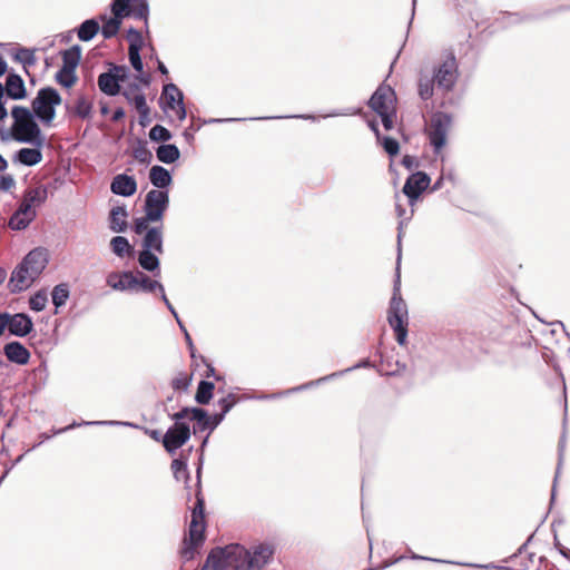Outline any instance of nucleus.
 <instances>
[{
    "instance_id": "21",
    "label": "nucleus",
    "mask_w": 570,
    "mask_h": 570,
    "mask_svg": "<svg viewBox=\"0 0 570 570\" xmlns=\"http://www.w3.org/2000/svg\"><path fill=\"white\" fill-rule=\"evenodd\" d=\"M141 249L156 252L158 254L164 253V236L163 227H149L145 233L141 240Z\"/></svg>"
},
{
    "instance_id": "22",
    "label": "nucleus",
    "mask_w": 570,
    "mask_h": 570,
    "mask_svg": "<svg viewBox=\"0 0 570 570\" xmlns=\"http://www.w3.org/2000/svg\"><path fill=\"white\" fill-rule=\"evenodd\" d=\"M6 357L18 365H26L30 360V352L18 341L9 342L3 347Z\"/></svg>"
},
{
    "instance_id": "25",
    "label": "nucleus",
    "mask_w": 570,
    "mask_h": 570,
    "mask_svg": "<svg viewBox=\"0 0 570 570\" xmlns=\"http://www.w3.org/2000/svg\"><path fill=\"white\" fill-rule=\"evenodd\" d=\"M42 160L41 147L21 148L13 155V161L23 166L32 167Z\"/></svg>"
},
{
    "instance_id": "63",
    "label": "nucleus",
    "mask_w": 570,
    "mask_h": 570,
    "mask_svg": "<svg viewBox=\"0 0 570 570\" xmlns=\"http://www.w3.org/2000/svg\"><path fill=\"white\" fill-rule=\"evenodd\" d=\"M174 111H176V115H177V118H178L179 121H183V120L186 119L187 111H186V107H185L184 100L177 101V107H176V109Z\"/></svg>"
},
{
    "instance_id": "61",
    "label": "nucleus",
    "mask_w": 570,
    "mask_h": 570,
    "mask_svg": "<svg viewBox=\"0 0 570 570\" xmlns=\"http://www.w3.org/2000/svg\"><path fill=\"white\" fill-rule=\"evenodd\" d=\"M110 69L115 71V76L117 77L119 82L124 81L129 75V68L127 66L114 65Z\"/></svg>"
},
{
    "instance_id": "32",
    "label": "nucleus",
    "mask_w": 570,
    "mask_h": 570,
    "mask_svg": "<svg viewBox=\"0 0 570 570\" xmlns=\"http://www.w3.org/2000/svg\"><path fill=\"white\" fill-rule=\"evenodd\" d=\"M61 58V68H67L69 71L76 70L81 59V47L79 45H73L69 49L62 50Z\"/></svg>"
},
{
    "instance_id": "8",
    "label": "nucleus",
    "mask_w": 570,
    "mask_h": 570,
    "mask_svg": "<svg viewBox=\"0 0 570 570\" xmlns=\"http://www.w3.org/2000/svg\"><path fill=\"white\" fill-rule=\"evenodd\" d=\"M168 206V190L151 189L146 194L144 210L147 214V219H153V223L163 220Z\"/></svg>"
},
{
    "instance_id": "48",
    "label": "nucleus",
    "mask_w": 570,
    "mask_h": 570,
    "mask_svg": "<svg viewBox=\"0 0 570 570\" xmlns=\"http://www.w3.org/2000/svg\"><path fill=\"white\" fill-rule=\"evenodd\" d=\"M91 110L92 104L86 97L80 96L76 101L73 114L81 119H86L91 115Z\"/></svg>"
},
{
    "instance_id": "14",
    "label": "nucleus",
    "mask_w": 570,
    "mask_h": 570,
    "mask_svg": "<svg viewBox=\"0 0 570 570\" xmlns=\"http://www.w3.org/2000/svg\"><path fill=\"white\" fill-rule=\"evenodd\" d=\"M46 199L47 189L45 187L28 188L23 194L18 209H20V213H26L31 216V218H35L37 214L32 207L41 205Z\"/></svg>"
},
{
    "instance_id": "64",
    "label": "nucleus",
    "mask_w": 570,
    "mask_h": 570,
    "mask_svg": "<svg viewBox=\"0 0 570 570\" xmlns=\"http://www.w3.org/2000/svg\"><path fill=\"white\" fill-rule=\"evenodd\" d=\"M554 547L558 549L559 553L564 557L567 560L570 561V549L562 546L559 540L557 539V535L554 537Z\"/></svg>"
},
{
    "instance_id": "4",
    "label": "nucleus",
    "mask_w": 570,
    "mask_h": 570,
    "mask_svg": "<svg viewBox=\"0 0 570 570\" xmlns=\"http://www.w3.org/2000/svg\"><path fill=\"white\" fill-rule=\"evenodd\" d=\"M196 502L191 509L188 538L184 540L181 556L185 560L194 558L196 550L203 544L205 537V499L202 494L200 474L202 466L197 469Z\"/></svg>"
},
{
    "instance_id": "41",
    "label": "nucleus",
    "mask_w": 570,
    "mask_h": 570,
    "mask_svg": "<svg viewBox=\"0 0 570 570\" xmlns=\"http://www.w3.org/2000/svg\"><path fill=\"white\" fill-rule=\"evenodd\" d=\"M373 366L374 365L372 364V362L368 358H364V360L360 361L358 363H356L355 365H353L351 367H347L345 370L331 373L328 375H325L323 377H320V379L315 380L314 382H317V385H320V384H322L324 382H327V381L334 380L336 377H340V376L344 375L345 373H348V372H351L353 370H356V368H368V367H373Z\"/></svg>"
},
{
    "instance_id": "1",
    "label": "nucleus",
    "mask_w": 570,
    "mask_h": 570,
    "mask_svg": "<svg viewBox=\"0 0 570 570\" xmlns=\"http://www.w3.org/2000/svg\"><path fill=\"white\" fill-rule=\"evenodd\" d=\"M274 554L269 543H257L249 549L233 543L223 548L217 547L209 552V560H224L227 570H262Z\"/></svg>"
},
{
    "instance_id": "34",
    "label": "nucleus",
    "mask_w": 570,
    "mask_h": 570,
    "mask_svg": "<svg viewBox=\"0 0 570 570\" xmlns=\"http://www.w3.org/2000/svg\"><path fill=\"white\" fill-rule=\"evenodd\" d=\"M313 386H317V382L309 381V382L301 384L298 386H295V387H292V389H287V390L282 391V392L271 393V394H259V395H256V396L244 395V399L245 400H252V399H255V400H276L278 397H282V396H285V395H289V394L295 393V392H301V391L307 390V389L313 387Z\"/></svg>"
},
{
    "instance_id": "26",
    "label": "nucleus",
    "mask_w": 570,
    "mask_h": 570,
    "mask_svg": "<svg viewBox=\"0 0 570 570\" xmlns=\"http://www.w3.org/2000/svg\"><path fill=\"white\" fill-rule=\"evenodd\" d=\"M98 87L107 96L114 97L120 92L119 81L111 69L98 76Z\"/></svg>"
},
{
    "instance_id": "53",
    "label": "nucleus",
    "mask_w": 570,
    "mask_h": 570,
    "mask_svg": "<svg viewBox=\"0 0 570 570\" xmlns=\"http://www.w3.org/2000/svg\"><path fill=\"white\" fill-rule=\"evenodd\" d=\"M128 40H129L128 49H132V46H136L137 50H141L142 45H144V39H142L140 31H138L135 28H129Z\"/></svg>"
},
{
    "instance_id": "52",
    "label": "nucleus",
    "mask_w": 570,
    "mask_h": 570,
    "mask_svg": "<svg viewBox=\"0 0 570 570\" xmlns=\"http://www.w3.org/2000/svg\"><path fill=\"white\" fill-rule=\"evenodd\" d=\"M128 58L131 67L137 72H142L144 63L140 56V50H137L136 46H132V49H128Z\"/></svg>"
},
{
    "instance_id": "15",
    "label": "nucleus",
    "mask_w": 570,
    "mask_h": 570,
    "mask_svg": "<svg viewBox=\"0 0 570 570\" xmlns=\"http://www.w3.org/2000/svg\"><path fill=\"white\" fill-rule=\"evenodd\" d=\"M29 269L31 277H38L48 264V252L46 248L37 247L30 250L21 261Z\"/></svg>"
},
{
    "instance_id": "18",
    "label": "nucleus",
    "mask_w": 570,
    "mask_h": 570,
    "mask_svg": "<svg viewBox=\"0 0 570 570\" xmlns=\"http://www.w3.org/2000/svg\"><path fill=\"white\" fill-rule=\"evenodd\" d=\"M8 331L11 335L24 337L33 331L32 318L26 313H9Z\"/></svg>"
},
{
    "instance_id": "36",
    "label": "nucleus",
    "mask_w": 570,
    "mask_h": 570,
    "mask_svg": "<svg viewBox=\"0 0 570 570\" xmlns=\"http://www.w3.org/2000/svg\"><path fill=\"white\" fill-rule=\"evenodd\" d=\"M111 252L120 258L131 256L134 254V246L125 236H115L110 240Z\"/></svg>"
},
{
    "instance_id": "5",
    "label": "nucleus",
    "mask_w": 570,
    "mask_h": 570,
    "mask_svg": "<svg viewBox=\"0 0 570 570\" xmlns=\"http://www.w3.org/2000/svg\"><path fill=\"white\" fill-rule=\"evenodd\" d=\"M62 99L53 87L40 88L31 101V112L46 126H50L56 118V107Z\"/></svg>"
},
{
    "instance_id": "27",
    "label": "nucleus",
    "mask_w": 570,
    "mask_h": 570,
    "mask_svg": "<svg viewBox=\"0 0 570 570\" xmlns=\"http://www.w3.org/2000/svg\"><path fill=\"white\" fill-rule=\"evenodd\" d=\"M128 212L125 206L112 207L109 213V228L114 233H124L127 229Z\"/></svg>"
},
{
    "instance_id": "46",
    "label": "nucleus",
    "mask_w": 570,
    "mask_h": 570,
    "mask_svg": "<svg viewBox=\"0 0 570 570\" xmlns=\"http://www.w3.org/2000/svg\"><path fill=\"white\" fill-rule=\"evenodd\" d=\"M197 410V406H185L180 411L170 414V419L174 421L173 425L178 424H189L188 421H194V412Z\"/></svg>"
},
{
    "instance_id": "17",
    "label": "nucleus",
    "mask_w": 570,
    "mask_h": 570,
    "mask_svg": "<svg viewBox=\"0 0 570 570\" xmlns=\"http://www.w3.org/2000/svg\"><path fill=\"white\" fill-rule=\"evenodd\" d=\"M2 88L4 89V97L12 100H22L28 96L23 79L16 72H9L7 75Z\"/></svg>"
},
{
    "instance_id": "35",
    "label": "nucleus",
    "mask_w": 570,
    "mask_h": 570,
    "mask_svg": "<svg viewBox=\"0 0 570 570\" xmlns=\"http://www.w3.org/2000/svg\"><path fill=\"white\" fill-rule=\"evenodd\" d=\"M411 217H406L404 219H401L397 226V246H399V253H397V259H396V271H395V279L393 284V294L392 297H402L401 296V274H400V263H401V238H402V230L405 222L410 220Z\"/></svg>"
},
{
    "instance_id": "11",
    "label": "nucleus",
    "mask_w": 570,
    "mask_h": 570,
    "mask_svg": "<svg viewBox=\"0 0 570 570\" xmlns=\"http://www.w3.org/2000/svg\"><path fill=\"white\" fill-rule=\"evenodd\" d=\"M431 178L425 171L417 170L411 174L403 186V194L409 198L410 205L426 190L430 186Z\"/></svg>"
},
{
    "instance_id": "39",
    "label": "nucleus",
    "mask_w": 570,
    "mask_h": 570,
    "mask_svg": "<svg viewBox=\"0 0 570 570\" xmlns=\"http://www.w3.org/2000/svg\"><path fill=\"white\" fill-rule=\"evenodd\" d=\"M81 425H112V426L114 425H124V426H130V428H135V429L140 428L137 424H134L130 422H124V421H83L81 423L72 422L68 426L58 430L56 433H62V432L72 430L77 426H81Z\"/></svg>"
},
{
    "instance_id": "30",
    "label": "nucleus",
    "mask_w": 570,
    "mask_h": 570,
    "mask_svg": "<svg viewBox=\"0 0 570 570\" xmlns=\"http://www.w3.org/2000/svg\"><path fill=\"white\" fill-rule=\"evenodd\" d=\"M242 400H245L244 395L239 397L234 393H228L224 397L219 399L217 401V406H219L220 412L215 413L214 423H217V421L223 422L226 414Z\"/></svg>"
},
{
    "instance_id": "43",
    "label": "nucleus",
    "mask_w": 570,
    "mask_h": 570,
    "mask_svg": "<svg viewBox=\"0 0 570 570\" xmlns=\"http://www.w3.org/2000/svg\"><path fill=\"white\" fill-rule=\"evenodd\" d=\"M33 219L35 218H31V216L26 213H20V209H17L9 219V227L12 230H22L26 229Z\"/></svg>"
},
{
    "instance_id": "58",
    "label": "nucleus",
    "mask_w": 570,
    "mask_h": 570,
    "mask_svg": "<svg viewBox=\"0 0 570 570\" xmlns=\"http://www.w3.org/2000/svg\"><path fill=\"white\" fill-rule=\"evenodd\" d=\"M199 570H227L224 560H209V556L206 559V562Z\"/></svg>"
},
{
    "instance_id": "9",
    "label": "nucleus",
    "mask_w": 570,
    "mask_h": 570,
    "mask_svg": "<svg viewBox=\"0 0 570 570\" xmlns=\"http://www.w3.org/2000/svg\"><path fill=\"white\" fill-rule=\"evenodd\" d=\"M191 436L189 424L170 425L161 438L163 446L169 454H175Z\"/></svg>"
},
{
    "instance_id": "28",
    "label": "nucleus",
    "mask_w": 570,
    "mask_h": 570,
    "mask_svg": "<svg viewBox=\"0 0 570 570\" xmlns=\"http://www.w3.org/2000/svg\"><path fill=\"white\" fill-rule=\"evenodd\" d=\"M137 259L144 271L153 273L155 276L160 274V261L156 252L141 249Z\"/></svg>"
},
{
    "instance_id": "40",
    "label": "nucleus",
    "mask_w": 570,
    "mask_h": 570,
    "mask_svg": "<svg viewBox=\"0 0 570 570\" xmlns=\"http://www.w3.org/2000/svg\"><path fill=\"white\" fill-rule=\"evenodd\" d=\"M70 296L69 286L66 283L56 285L51 292L52 304L56 311L63 306Z\"/></svg>"
},
{
    "instance_id": "6",
    "label": "nucleus",
    "mask_w": 570,
    "mask_h": 570,
    "mask_svg": "<svg viewBox=\"0 0 570 570\" xmlns=\"http://www.w3.org/2000/svg\"><path fill=\"white\" fill-rule=\"evenodd\" d=\"M407 306L402 297H391L387 322L393 328L396 342L402 346L407 336Z\"/></svg>"
},
{
    "instance_id": "51",
    "label": "nucleus",
    "mask_w": 570,
    "mask_h": 570,
    "mask_svg": "<svg viewBox=\"0 0 570 570\" xmlns=\"http://www.w3.org/2000/svg\"><path fill=\"white\" fill-rule=\"evenodd\" d=\"M379 142L381 144V146L383 147V149L390 157L396 156L400 151V144L393 137L382 136L381 141H379Z\"/></svg>"
},
{
    "instance_id": "55",
    "label": "nucleus",
    "mask_w": 570,
    "mask_h": 570,
    "mask_svg": "<svg viewBox=\"0 0 570 570\" xmlns=\"http://www.w3.org/2000/svg\"><path fill=\"white\" fill-rule=\"evenodd\" d=\"M381 118L382 125L385 130H391L394 126V118L396 116L395 109L383 111L377 114Z\"/></svg>"
},
{
    "instance_id": "16",
    "label": "nucleus",
    "mask_w": 570,
    "mask_h": 570,
    "mask_svg": "<svg viewBox=\"0 0 570 570\" xmlns=\"http://www.w3.org/2000/svg\"><path fill=\"white\" fill-rule=\"evenodd\" d=\"M110 10L112 17H108L106 13L99 16V20L102 21L101 35L105 39L114 38L118 33L124 20L121 9L116 8V3L112 1L110 3Z\"/></svg>"
},
{
    "instance_id": "44",
    "label": "nucleus",
    "mask_w": 570,
    "mask_h": 570,
    "mask_svg": "<svg viewBox=\"0 0 570 570\" xmlns=\"http://www.w3.org/2000/svg\"><path fill=\"white\" fill-rule=\"evenodd\" d=\"M55 79L60 86L71 88L77 82L78 77L76 75V70L69 71L67 68H60L57 71Z\"/></svg>"
},
{
    "instance_id": "57",
    "label": "nucleus",
    "mask_w": 570,
    "mask_h": 570,
    "mask_svg": "<svg viewBox=\"0 0 570 570\" xmlns=\"http://www.w3.org/2000/svg\"><path fill=\"white\" fill-rule=\"evenodd\" d=\"M148 223H153V219H147V214H145L144 217L136 218L134 222V232L137 235H140L144 232L146 233L147 229H149Z\"/></svg>"
},
{
    "instance_id": "42",
    "label": "nucleus",
    "mask_w": 570,
    "mask_h": 570,
    "mask_svg": "<svg viewBox=\"0 0 570 570\" xmlns=\"http://www.w3.org/2000/svg\"><path fill=\"white\" fill-rule=\"evenodd\" d=\"M171 471H173L174 478L177 481L184 480L187 482L190 478L188 466H187V458L181 456L178 459H174L171 462Z\"/></svg>"
},
{
    "instance_id": "3",
    "label": "nucleus",
    "mask_w": 570,
    "mask_h": 570,
    "mask_svg": "<svg viewBox=\"0 0 570 570\" xmlns=\"http://www.w3.org/2000/svg\"><path fill=\"white\" fill-rule=\"evenodd\" d=\"M11 117L13 119V124L10 132L0 130L2 141H7L12 138L21 144L42 147L45 136L42 135L41 128L37 121V117L29 108L24 106H13L11 108Z\"/></svg>"
},
{
    "instance_id": "23",
    "label": "nucleus",
    "mask_w": 570,
    "mask_h": 570,
    "mask_svg": "<svg viewBox=\"0 0 570 570\" xmlns=\"http://www.w3.org/2000/svg\"><path fill=\"white\" fill-rule=\"evenodd\" d=\"M215 414L210 415L208 412L203 409L198 407L194 412V426H193V434L203 433L204 431H208V433H212L222 422L214 423Z\"/></svg>"
},
{
    "instance_id": "29",
    "label": "nucleus",
    "mask_w": 570,
    "mask_h": 570,
    "mask_svg": "<svg viewBox=\"0 0 570 570\" xmlns=\"http://www.w3.org/2000/svg\"><path fill=\"white\" fill-rule=\"evenodd\" d=\"M161 99L165 100L163 109L175 110L177 101L184 100V94L175 83L169 82L163 87Z\"/></svg>"
},
{
    "instance_id": "37",
    "label": "nucleus",
    "mask_w": 570,
    "mask_h": 570,
    "mask_svg": "<svg viewBox=\"0 0 570 570\" xmlns=\"http://www.w3.org/2000/svg\"><path fill=\"white\" fill-rule=\"evenodd\" d=\"M215 384L210 381L202 380L198 383L197 391L195 394V401L200 405H206L213 399V392Z\"/></svg>"
},
{
    "instance_id": "45",
    "label": "nucleus",
    "mask_w": 570,
    "mask_h": 570,
    "mask_svg": "<svg viewBox=\"0 0 570 570\" xmlns=\"http://www.w3.org/2000/svg\"><path fill=\"white\" fill-rule=\"evenodd\" d=\"M134 158L142 165H149L153 160V154L147 148L146 141L139 140L137 147L132 150Z\"/></svg>"
},
{
    "instance_id": "10",
    "label": "nucleus",
    "mask_w": 570,
    "mask_h": 570,
    "mask_svg": "<svg viewBox=\"0 0 570 570\" xmlns=\"http://www.w3.org/2000/svg\"><path fill=\"white\" fill-rule=\"evenodd\" d=\"M396 94L387 85H380L367 101V106L376 114L395 109Z\"/></svg>"
},
{
    "instance_id": "54",
    "label": "nucleus",
    "mask_w": 570,
    "mask_h": 570,
    "mask_svg": "<svg viewBox=\"0 0 570 570\" xmlns=\"http://www.w3.org/2000/svg\"><path fill=\"white\" fill-rule=\"evenodd\" d=\"M564 444H566L564 436H562L559 441V462H558V466H557V471H556V475H554V480H553V485H552V490H551V502H553L554 498H556V487H557V481H558L561 464H562V452L564 449Z\"/></svg>"
},
{
    "instance_id": "49",
    "label": "nucleus",
    "mask_w": 570,
    "mask_h": 570,
    "mask_svg": "<svg viewBox=\"0 0 570 570\" xmlns=\"http://www.w3.org/2000/svg\"><path fill=\"white\" fill-rule=\"evenodd\" d=\"M149 138L153 141L166 142L173 138V135L166 127L157 124L149 130Z\"/></svg>"
},
{
    "instance_id": "60",
    "label": "nucleus",
    "mask_w": 570,
    "mask_h": 570,
    "mask_svg": "<svg viewBox=\"0 0 570 570\" xmlns=\"http://www.w3.org/2000/svg\"><path fill=\"white\" fill-rule=\"evenodd\" d=\"M16 185L14 178L7 174L2 175L0 177V190L2 191H9L11 188H13Z\"/></svg>"
},
{
    "instance_id": "31",
    "label": "nucleus",
    "mask_w": 570,
    "mask_h": 570,
    "mask_svg": "<svg viewBox=\"0 0 570 570\" xmlns=\"http://www.w3.org/2000/svg\"><path fill=\"white\" fill-rule=\"evenodd\" d=\"M156 157L163 164H174L180 157V150L175 144H163L156 148Z\"/></svg>"
},
{
    "instance_id": "62",
    "label": "nucleus",
    "mask_w": 570,
    "mask_h": 570,
    "mask_svg": "<svg viewBox=\"0 0 570 570\" xmlns=\"http://www.w3.org/2000/svg\"><path fill=\"white\" fill-rule=\"evenodd\" d=\"M401 164L409 170L416 168L419 165L417 159L410 155L403 156Z\"/></svg>"
},
{
    "instance_id": "2",
    "label": "nucleus",
    "mask_w": 570,
    "mask_h": 570,
    "mask_svg": "<svg viewBox=\"0 0 570 570\" xmlns=\"http://www.w3.org/2000/svg\"><path fill=\"white\" fill-rule=\"evenodd\" d=\"M459 79V66L452 51L445 53L443 60L434 67L432 76L421 72L417 81V92L422 100H429L434 95V88L448 94L452 91Z\"/></svg>"
},
{
    "instance_id": "38",
    "label": "nucleus",
    "mask_w": 570,
    "mask_h": 570,
    "mask_svg": "<svg viewBox=\"0 0 570 570\" xmlns=\"http://www.w3.org/2000/svg\"><path fill=\"white\" fill-rule=\"evenodd\" d=\"M138 292L154 293L163 292V284L156 279H151L142 272H137Z\"/></svg>"
},
{
    "instance_id": "19",
    "label": "nucleus",
    "mask_w": 570,
    "mask_h": 570,
    "mask_svg": "<svg viewBox=\"0 0 570 570\" xmlns=\"http://www.w3.org/2000/svg\"><path fill=\"white\" fill-rule=\"evenodd\" d=\"M110 190L115 195L130 197L137 190V181L134 176L118 174L112 178Z\"/></svg>"
},
{
    "instance_id": "50",
    "label": "nucleus",
    "mask_w": 570,
    "mask_h": 570,
    "mask_svg": "<svg viewBox=\"0 0 570 570\" xmlns=\"http://www.w3.org/2000/svg\"><path fill=\"white\" fill-rule=\"evenodd\" d=\"M47 302V294L43 291H38L30 297L29 306L35 312H41L46 308Z\"/></svg>"
},
{
    "instance_id": "13",
    "label": "nucleus",
    "mask_w": 570,
    "mask_h": 570,
    "mask_svg": "<svg viewBox=\"0 0 570 570\" xmlns=\"http://www.w3.org/2000/svg\"><path fill=\"white\" fill-rule=\"evenodd\" d=\"M116 8L121 9L122 19L132 17L137 20H144L147 24L149 16V4L147 0H112Z\"/></svg>"
},
{
    "instance_id": "7",
    "label": "nucleus",
    "mask_w": 570,
    "mask_h": 570,
    "mask_svg": "<svg viewBox=\"0 0 570 570\" xmlns=\"http://www.w3.org/2000/svg\"><path fill=\"white\" fill-rule=\"evenodd\" d=\"M451 122L452 117L446 112H436L432 116L429 139L434 154H439L445 146Z\"/></svg>"
},
{
    "instance_id": "33",
    "label": "nucleus",
    "mask_w": 570,
    "mask_h": 570,
    "mask_svg": "<svg viewBox=\"0 0 570 570\" xmlns=\"http://www.w3.org/2000/svg\"><path fill=\"white\" fill-rule=\"evenodd\" d=\"M100 27L97 19L91 18L87 19L83 22L80 23L77 30V36L79 40L88 42L92 40L97 33L99 32Z\"/></svg>"
},
{
    "instance_id": "59",
    "label": "nucleus",
    "mask_w": 570,
    "mask_h": 570,
    "mask_svg": "<svg viewBox=\"0 0 570 570\" xmlns=\"http://www.w3.org/2000/svg\"><path fill=\"white\" fill-rule=\"evenodd\" d=\"M131 102L134 104V106L138 112L149 109L147 101H146V96L142 92L134 96Z\"/></svg>"
},
{
    "instance_id": "47",
    "label": "nucleus",
    "mask_w": 570,
    "mask_h": 570,
    "mask_svg": "<svg viewBox=\"0 0 570 570\" xmlns=\"http://www.w3.org/2000/svg\"><path fill=\"white\" fill-rule=\"evenodd\" d=\"M13 58L22 63L24 69L36 63L35 50L29 48H19Z\"/></svg>"
},
{
    "instance_id": "24",
    "label": "nucleus",
    "mask_w": 570,
    "mask_h": 570,
    "mask_svg": "<svg viewBox=\"0 0 570 570\" xmlns=\"http://www.w3.org/2000/svg\"><path fill=\"white\" fill-rule=\"evenodd\" d=\"M149 181L155 189L164 190L171 185L173 176L167 168L160 165H154L149 169Z\"/></svg>"
},
{
    "instance_id": "56",
    "label": "nucleus",
    "mask_w": 570,
    "mask_h": 570,
    "mask_svg": "<svg viewBox=\"0 0 570 570\" xmlns=\"http://www.w3.org/2000/svg\"><path fill=\"white\" fill-rule=\"evenodd\" d=\"M191 377L187 374H180L171 381V387L176 391H186L190 384Z\"/></svg>"
},
{
    "instance_id": "20",
    "label": "nucleus",
    "mask_w": 570,
    "mask_h": 570,
    "mask_svg": "<svg viewBox=\"0 0 570 570\" xmlns=\"http://www.w3.org/2000/svg\"><path fill=\"white\" fill-rule=\"evenodd\" d=\"M35 279L36 277H31L29 269L20 262L11 274L9 286L12 293H20L28 288Z\"/></svg>"
},
{
    "instance_id": "12",
    "label": "nucleus",
    "mask_w": 570,
    "mask_h": 570,
    "mask_svg": "<svg viewBox=\"0 0 570 570\" xmlns=\"http://www.w3.org/2000/svg\"><path fill=\"white\" fill-rule=\"evenodd\" d=\"M106 284L118 292H138L137 273L131 271L110 272L106 277Z\"/></svg>"
}]
</instances>
